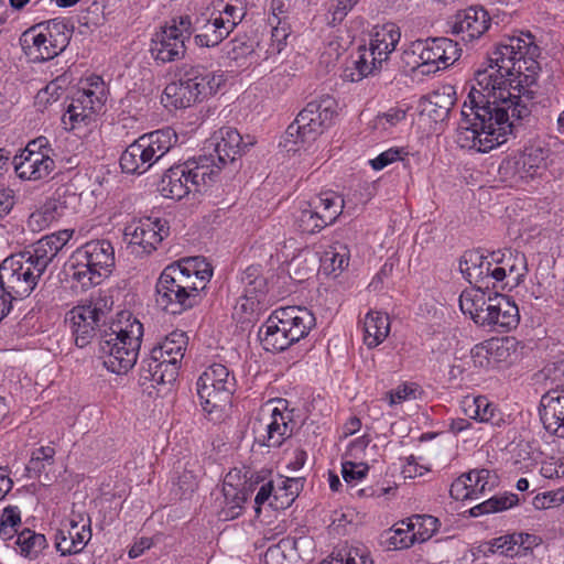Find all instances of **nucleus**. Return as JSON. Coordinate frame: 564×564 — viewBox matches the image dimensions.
<instances>
[{"label": "nucleus", "mask_w": 564, "mask_h": 564, "mask_svg": "<svg viewBox=\"0 0 564 564\" xmlns=\"http://www.w3.org/2000/svg\"><path fill=\"white\" fill-rule=\"evenodd\" d=\"M480 89L471 87L462 108L456 143L462 149L486 153L506 143L514 134V121L528 117L531 109L512 96L505 69L489 65L476 73Z\"/></svg>", "instance_id": "obj_1"}, {"label": "nucleus", "mask_w": 564, "mask_h": 564, "mask_svg": "<svg viewBox=\"0 0 564 564\" xmlns=\"http://www.w3.org/2000/svg\"><path fill=\"white\" fill-rule=\"evenodd\" d=\"M522 36H508V39L497 45L489 55V66L505 69L507 73V87L517 90L521 96V102L529 106L527 101L534 98V91L531 89L536 84L540 64L536 57L540 55V47L533 42L531 33H521Z\"/></svg>", "instance_id": "obj_2"}, {"label": "nucleus", "mask_w": 564, "mask_h": 564, "mask_svg": "<svg viewBox=\"0 0 564 564\" xmlns=\"http://www.w3.org/2000/svg\"><path fill=\"white\" fill-rule=\"evenodd\" d=\"M177 141V133L170 127L142 134L122 152L119 161L122 172L145 173L173 150Z\"/></svg>", "instance_id": "obj_3"}, {"label": "nucleus", "mask_w": 564, "mask_h": 564, "mask_svg": "<svg viewBox=\"0 0 564 564\" xmlns=\"http://www.w3.org/2000/svg\"><path fill=\"white\" fill-rule=\"evenodd\" d=\"M143 325L133 319L124 329L112 330L101 335L99 340V358L102 365L116 375H124L137 364Z\"/></svg>", "instance_id": "obj_4"}, {"label": "nucleus", "mask_w": 564, "mask_h": 564, "mask_svg": "<svg viewBox=\"0 0 564 564\" xmlns=\"http://www.w3.org/2000/svg\"><path fill=\"white\" fill-rule=\"evenodd\" d=\"M115 267V249L106 239L91 240L72 256L70 276L82 288L99 285Z\"/></svg>", "instance_id": "obj_5"}, {"label": "nucleus", "mask_w": 564, "mask_h": 564, "mask_svg": "<svg viewBox=\"0 0 564 564\" xmlns=\"http://www.w3.org/2000/svg\"><path fill=\"white\" fill-rule=\"evenodd\" d=\"M177 261L166 265L155 284V304L165 313L178 315L196 306V286L189 285L188 271Z\"/></svg>", "instance_id": "obj_6"}, {"label": "nucleus", "mask_w": 564, "mask_h": 564, "mask_svg": "<svg viewBox=\"0 0 564 564\" xmlns=\"http://www.w3.org/2000/svg\"><path fill=\"white\" fill-rule=\"evenodd\" d=\"M24 257L19 252L0 264V303L8 304V314L14 301L30 296L43 275Z\"/></svg>", "instance_id": "obj_7"}, {"label": "nucleus", "mask_w": 564, "mask_h": 564, "mask_svg": "<svg viewBox=\"0 0 564 564\" xmlns=\"http://www.w3.org/2000/svg\"><path fill=\"white\" fill-rule=\"evenodd\" d=\"M336 107V100L330 96L310 101L288 127V137H295V144L314 141L330 126Z\"/></svg>", "instance_id": "obj_8"}, {"label": "nucleus", "mask_w": 564, "mask_h": 564, "mask_svg": "<svg viewBox=\"0 0 564 564\" xmlns=\"http://www.w3.org/2000/svg\"><path fill=\"white\" fill-rule=\"evenodd\" d=\"M196 387L204 411L213 413L230 402L236 379L226 366L213 364L198 377Z\"/></svg>", "instance_id": "obj_9"}, {"label": "nucleus", "mask_w": 564, "mask_h": 564, "mask_svg": "<svg viewBox=\"0 0 564 564\" xmlns=\"http://www.w3.org/2000/svg\"><path fill=\"white\" fill-rule=\"evenodd\" d=\"M109 312L106 310V301L98 299L89 304L75 306L68 313V318L75 345L86 347L96 337L97 333L105 335Z\"/></svg>", "instance_id": "obj_10"}, {"label": "nucleus", "mask_w": 564, "mask_h": 564, "mask_svg": "<svg viewBox=\"0 0 564 564\" xmlns=\"http://www.w3.org/2000/svg\"><path fill=\"white\" fill-rule=\"evenodd\" d=\"M47 139L40 137L29 142L22 153L14 158V170L20 178L39 181L51 175L55 163L47 153Z\"/></svg>", "instance_id": "obj_11"}, {"label": "nucleus", "mask_w": 564, "mask_h": 564, "mask_svg": "<svg viewBox=\"0 0 564 564\" xmlns=\"http://www.w3.org/2000/svg\"><path fill=\"white\" fill-rule=\"evenodd\" d=\"M451 33L464 42L481 37L490 28L491 18L482 7L471 6L457 11L449 20Z\"/></svg>", "instance_id": "obj_12"}, {"label": "nucleus", "mask_w": 564, "mask_h": 564, "mask_svg": "<svg viewBox=\"0 0 564 564\" xmlns=\"http://www.w3.org/2000/svg\"><path fill=\"white\" fill-rule=\"evenodd\" d=\"M420 44L424 46L422 55L426 66L422 74L436 73L453 65L462 52L458 43L448 37H427L420 40Z\"/></svg>", "instance_id": "obj_13"}, {"label": "nucleus", "mask_w": 564, "mask_h": 564, "mask_svg": "<svg viewBox=\"0 0 564 564\" xmlns=\"http://www.w3.org/2000/svg\"><path fill=\"white\" fill-rule=\"evenodd\" d=\"M538 410L544 430L551 436L564 438V384L547 390Z\"/></svg>", "instance_id": "obj_14"}, {"label": "nucleus", "mask_w": 564, "mask_h": 564, "mask_svg": "<svg viewBox=\"0 0 564 564\" xmlns=\"http://www.w3.org/2000/svg\"><path fill=\"white\" fill-rule=\"evenodd\" d=\"M175 23L176 20H172L171 25L162 28L152 39L150 52L156 61L170 63L184 57L185 35L177 32Z\"/></svg>", "instance_id": "obj_15"}, {"label": "nucleus", "mask_w": 564, "mask_h": 564, "mask_svg": "<svg viewBox=\"0 0 564 564\" xmlns=\"http://www.w3.org/2000/svg\"><path fill=\"white\" fill-rule=\"evenodd\" d=\"M198 70L194 66L184 69L178 82L170 83L164 95L175 108H187L204 99L198 85Z\"/></svg>", "instance_id": "obj_16"}, {"label": "nucleus", "mask_w": 564, "mask_h": 564, "mask_svg": "<svg viewBox=\"0 0 564 564\" xmlns=\"http://www.w3.org/2000/svg\"><path fill=\"white\" fill-rule=\"evenodd\" d=\"M253 144V141L243 142L240 133L230 127L221 128L215 141L210 143L217 156V161L221 165L234 162L240 156L246 149Z\"/></svg>", "instance_id": "obj_17"}, {"label": "nucleus", "mask_w": 564, "mask_h": 564, "mask_svg": "<svg viewBox=\"0 0 564 564\" xmlns=\"http://www.w3.org/2000/svg\"><path fill=\"white\" fill-rule=\"evenodd\" d=\"M401 39L399 26L394 23H386L377 26L370 40L369 56L372 57V64L382 65L389 58V55L395 50Z\"/></svg>", "instance_id": "obj_18"}, {"label": "nucleus", "mask_w": 564, "mask_h": 564, "mask_svg": "<svg viewBox=\"0 0 564 564\" xmlns=\"http://www.w3.org/2000/svg\"><path fill=\"white\" fill-rule=\"evenodd\" d=\"M280 317L275 310L259 329L258 336L268 351H283L294 344L289 327Z\"/></svg>", "instance_id": "obj_19"}, {"label": "nucleus", "mask_w": 564, "mask_h": 564, "mask_svg": "<svg viewBox=\"0 0 564 564\" xmlns=\"http://www.w3.org/2000/svg\"><path fill=\"white\" fill-rule=\"evenodd\" d=\"M475 290H466L459 296V306L464 314L480 326H487L491 312L489 304H495L494 296H486L481 285H476Z\"/></svg>", "instance_id": "obj_20"}, {"label": "nucleus", "mask_w": 564, "mask_h": 564, "mask_svg": "<svg viewBox=\"0 0 564 564\" xmlns=\"http://www.w3.org/2000/svg\"><path fill=\"white\" fill-rule=\"evenodd\" d=\"M455 101L456 91L454 86L443 85L424 97L422 112L427 113L435 122L444 121L448 118Z\"/></svg>", "instance_id": "obj_21"}, {"label": "nucleus", "mask_w": 564, "mask_h": 564, "mask_svg": "<svg viewBox=\"0 0 564 564\" xmlns=\"http://www.w3.org/2000/svg\"><path fill=\"white\" fill-rule=\"evenodd\" d=\"M278 316L284 321L290 329L291 340L297 343L308 335L310 330L316 325L314 314L306 307L286 306L278 308Z\"/></svg>", "instance_id": "obj_22"}, {"label": "nucleus", "mask_w": 564, "mask_h": 564, "mask_svg": "<svg viewBox=\"0 0 564 564\" xmlns=\"http://www.w3.org/2000/svg\"><path fill=\"white\" fill-rule=\"evenodd\" d=\"M489 258L495 264L506 269L509 275V289L518 286L528 272L527 257L514 249L492 251Z\"/></svg>", "instance_id": "obj_23"}, {"label": "nucleus", "mask_w": 564, "mask_h": 564, "mask_svg": "<svg viewBox=\"0 0 564 564\" xmlns=\"http://www.w3.org/2000/svg\"><path fill=\"white\" fill-rule=\"evenodd\" d=\"M291 420L278 409H273L270 422L265 424L263 432L256 436V442L261 446L280 447L285 440L292 436Z\"/></svg>", "instance_id": "obj_24"}, {"label": "nucleus", "mask_w": 564, "mask_h": 564, "mask_svg": "<svg viewBox=\"0 0 564 564\" xmlns=\"http://www.w3.org/2000/svg\"><path fill=\"white\" fill-rule=\"evenodd\" d=\"M188 344V337L184 332L174 330L158 346L152 348V359L158 361L162 359L169 365H180Z\"/></svg>", "instance_id": "obj_25"}, {"label": "nucleus", "mask_w": 564, "mask_h": 564, "mask_svg": "<svg viewBox=\"0 0 564 564\" xmlns=\"http://www.w3.org/2000/svg\"><path fill=\"white\" fill-rule=\"evenodd\" d=\"M495 304H489L491 312L487 326H498L508 332L519 323V308L514 302L507 295L496 293L494 295Z\"/></svg>", "instance_id": "obj_26"}, {"label": "nucleus", "mask_w": 564, "mask_h": 564, "mask_svg": "<svg viewBox=\"0 0 564 564\" xmlns=\"http://www.w3.org/2000/svg\"><path fill=\"white\" fill-rule=\"evenodd\" d=\"M21 41L23 48L28 50L26 54L33 61L46 62L58 55V52H54V46L48 43L46 35L36 24L22 34Z\"/></svg>", "instance_id": "obj_27"}, {"label": "nucleus", "mask_w": 564, "mask_h": 564, "mask_svg": "<svg viewBox=\"0 0 564 564\" xmlns=\"http://www.w3.org/2000/svg\"><path fill=\"white\" fill-rule=\"evenodd\" d=\"M402 525H406L412 530L411 539L403 540L400 546H412L415 543H422L430 540L438 530L440 520L430 514H414L406 520L401 521Z\"/></svg>", "instance_id": "obj_28"}, {"label": "nucleus", "mask_w": 564, "mask_h": 564, "mask_svg": "<svg viewBox=\"0 0 564 564\" xmlns=\"http://www.w3.org/2000/svg\"><path fill=\"white\" fill-rule=\"evenodd\" d=\"M236 28L234 21L224 20V17H215L204 25L203 32L194 36V42L199 47H215L220 44Z\"/></svg>", "instance_id": "obj_29"}, {"label": "nucleus", "mask_w": 564, "mask_h": 564, "mask_svg": "<svg viewBox=\"0 0 564 564\" xmlns=\"http://www.w3.org/2000/svg\"><path fill=\"white\" fill-rule=\"evenodd\" d=\"M159 192L166 198L182 199L191 192L183 165H173L162 175Z\"/></svg>", "instance_id": "obj_30"}, {"label": "nucleus", "mask_w": 564, "mask_h": 564, "mask_svg": "<svg viewBox=\"0 0 564 564\" xmlns=\"http://www.w3.org/2000/svg\"><path fill=\"white\" fill-rule=\"evenodd\" d=\"M177 263L181 264V269L184 267L193 269V271H188V283L196 286V291L193 293H196V305H198L202 301V292L205 291L213 275V269L209 263L199 257L183 258L177 260Z\"/></svg>", "instance_id": "obj_31"}, {"label": "nucleus", "mask_w": 564, "mask_h": 564, "mask_svg": "<svg viewBox=\"0 0 564 564\" xmlns=\"http://www.w3.org/2000/svg\"><path fill=\"white\" fill-rule=\"evenodd\" d=\"M56 245H58L56 239L54 241L52 238L45 236L36 241L30 249L20 253L25 254L24 258L29 262L32 261V267H35L37 271L44 274L50 263L59 252L58 246Z\"/></svg>", "instance_id": "obj_32"}, {"label": "nucleus", "mask_w": 564, "mask_h": 564, "mask_svg": "<svg viewBox=\"0 0 564 564\" xmlns=\"http://www.w3.org/2000/svg\"><path fill=\"white\" fill-rule=\"evenodd\" d=\"M91 96L93 91H83L77 98L72 99L62 117L66 130H74L80 123L87 124L90 121L93 107H88L87 104H91Z\"/></svg>", "instance_id": "obj_33"}, {"label": "nucleus", "mask_w": 564, "mask_h": 564, "mask_svg": "<svg viewBox=\"0 0 564 564\" xmlns=\"http://www.w3.org/2000/svg\"><path fill=\"white\" fill-rule=\"evenodd\" d=\"M364 341L368 348L380 345L390 332L389 317L380 312L370 311L364 319Z\"/></svg>", "instance_id": "obj_34"}, {"label": "nucleus", "mask_w": 564, "mask_h": 564, "mask_svg": "<svg viewBox=\"0 0 564 564\" xmlns=\"http://www.w3.org/2000/svg\"><path fill=\"white\" fill-rule=\"evenodd\" d=\"M15 545L17 552L30 561L39 560L48 547L45 535L30 529L18 533Z\"/></svg>", "instance_id": "obj_35"}, {"label": "nucleus", "mask_w": 564, "mask_h": 564, "mask_svg": "<svg viewBox=\"0 0 564 564\" xmlns=\"http://www.w3.org/2000/svg\"><path fill=\"white\" fill-rule=\"evenodd\" d=\"M518 341L513 337L492 338L486 341L489 351V367L510 365L517 357Z\"/></svg>", "instance_id": "obj_36"}, {"label": "nucleus", "mask_w": 564, "mask_h": 564, "mask_svg": "<svg viewBox=\"0 0 564 564\" xmlns=\"http://www.w3.org/2000/svg\"><path fill=\"white\" fill-rule=\"evenodd\" d=\"M224 507L220 510V517L224 520H231L237 518L242 510L243 503L250 497L252 490L251 487L237 488L228 482L224 484Z\"/></svg>", "instance_id": "obj_37"}, {"label": "nucleus", "mask_w": 564, "mask_h": 564, "mask_svg": "<svg viewBox=\"0 0 564 564\" xmlns=\"http://www.w3.org/2000/svg\"><path fill=\"white\" fill-rule=\"evenodd\" d=\"M519 159L522 161V167H525L530 177H541L542 172L546 169V159L550 155V149L540 144H531L523 149V151L517 153Z\"/></svg>", "instance_id": "obj_38"}, {"label": "nucleus", "mask_w": 564, "mask_h": 564, "mask_svg": "<svg viewBox=\"0 0 564 564\" xmlns=\"http://www.w3.org/2000/svg\"><path fill=\"white\" fill-rule=\"evenodd\" d=\"M321 564H373V561L364 545L344 544L336 547Z\"/></svg>", "instance_id": "obj_39"}, {"label": "nucleus", "mask_w": 564, "mask_h": 564, "mask_svg": "<svg viewBox=\"0 0 564 564\" xmlns=\"http://www.w3.org/2000/svg\"><path fill=\"white\" fill-rule=\"evenodd\" d=\"M302 489L303 478L281 477L275 488L274 499L270 501V507L274 510L289 508Z\"/></svg>", "instance_id": "obj_40"}, {"label": "nucleus", "mask_w": 564, "mask_h": 564, "mask_svg": "<svg viewBox=\"0 0 564 564\" xmlns=\"http://www.w3.org/2000/svg\"><path fill=\"white\" fill-rule=\"evenodd\" d=\"M498 174L500 181L510 187L519 186L532 180L525 167H522V161L517 154L507 156L501 161Z\"/></svg>", "instance_id": "obj_41"}, {"label": "nucleus", "mask_w": 564, "mask_h": 564, "mask_svg": "<svg viewBox=\"0 0 564 564\" xmlns=\"http://www.w3.org/2000/svg\"><path fill=\"white\" fill-rule=\"evenodd\" d=\"M36 25L44 32L48 43L54 46V52L61 54L69 44L73 30H69L64 21L53 19L40 22Z\"/></svg>", "instance_id": "obj_42"}, {"label": "nucleus", "mask_w": 564, "mask_h": 564, "mask_svg": "<svg viewBox=\"0 0 564 564\" xmlns=\"http://www.w3.org/2000/svg\"><path fill=\"white\" fill-rule=\"evenodd\" d=\"M241 284L243 285V297L251 301L252 304L254 301L260 303L267 292V280L262 276L260 268L248 267L241 275Z\"/></svg>", "instance_id": "obj_43"}, {"label": "nucleus", "mask_w": 564, "mask_h": 564, "mask_svg": "<svg viewBox=\"0 0 564 564\" xmlns=\"http://www.w3.org/2000/svg\"><path fill=\"white\" fill-rule=\"evenodd\" d=\"M308 207L318 209L323 208L321 213L329 224H334L339 215L343 213L344 199L333 191L322 192L308 200Z\"/></svg>", "instance_id": "obj_44"}, {"label": "nucleus", "mask_w": 564, "mask_h": 564, "mask_svg": "<svg viewBox=\"0 0 564 564\" xmlns=\"http://www.w3.org/2000/svg\"><path fill=\"white\" fill-rule=\"evenodd\" d=\"M487 262L488 258L480 252L475 250L465 251L459 261V270L469 283L478 285L481 282Z\"/></svg>", "instance_id": "obj_45"}, {"label": "nucleus", "mask_w": 564, "mask_h": 564, "mask_svg": "<svg viewBox=\"0 0 564 564\" xmlns=\"http://www.w3.org/2000/svg\"><path fill=\"white\" fill-rule=\"evenodd\" d=\"M295 225L301 232L314 235L332 224L322 214L318 215L315 208L308 207L306 202L295 216Z\"/></svg>", "instance_id": "obj_46"}, {"label": "nucleus", "mask_w": 564, "mask_h": 564, "mask_svg": "<svg viewBox=\"0 0 564 564\" xmlns=\"http://www.w3.org/2000/svg\"><path fill=\"white\" fill-rule=\"evenodd\" d=\"M63 216L64 214L59 209V205L52 196L39 210L31 214L29 224L30 226H36L39 229H42Z\"/></svg>", "instance_id": "obj_47"}, {"label": "nucleus", "mask_w": 564, "mask_h": 564, "mask_svg": "<svg viewBox=\"0 0 564 564\" xmlns=\"http://www.w3.org/2000/svg\"><path fill=\"white\" fill-rule=\"evenodd\" d=\"M166 221L161 219L151 220L150 218L142 220L143 236L145 242V252L151 253L156 249V246L169 234V228L165 226Z\"/></svg>", "instance_id": "obj_48"}, {"label": "nucleus", "mask_w": 564, "mask_h": 564, "mask_svg": "<svg viewBox=\"0 0 564 564\" xmlns=\"http://www.w3.org/2000/svg\"><path fill=\"white\" fill-rule=\"evenodd\" d=\"M194 68L198 70L197 79L204 98L216 94L226 82V76L223 72H208L203 66H194Z\"/></svg>", "instance_id": "obj_49"}, {"label": "nucleus", "mask_w": 564, "mask_h": 564, "mask_svg": "<svg viewBox=\"0 0 564 564\" xmlns=\"http://www.w3.org/2000/svg\"><path fill=\"white\" fill-rule=\"evenodd\" d=\"M296 540L285 538L269 546L263 555L264 564H286L288 552L295 549Z\"/></svg>", "instance_id": "obj_50"}, {"label": "nucleus", "mask_w": 564, "mask_h": 564, "mask_svg": "<svg viewBox=\"0 0 564 564\" xmlns=\"http://www.w3.org/2000/svg\"><path fill=\"white\" fill-rule=\"evenodd\" d=\"M424 46L420 44V40L412 42L401 55L402 64L405 68L414 72L419 68L426 69L425 62L423 61Z\"/></svg>", "instance_id": "obj_51"}, {"label": "nucleus", "mask_w": 564, "mask_h": 564, "mask_svg": "<svg viewBox=\"0 0 564 564\" xmlns=\"http://www.w3.org/2000/svg\"><path fill=\"white\" fill-rule=\"evenodd\" d=\"M53 197L64 215L67 212H76L80 198L69 186L58 187Z\"/></svg>", "instance_id": "obj_52"}, {"label": "nucleus", "mask_w": 564, "mask_h": 564, "mask_svg": "<svg viewBox=\"0 0 564 564\" xmlns=\"http://www.w3.org/2000/svg\"><path fill=\"white\" fill-rule=\"evenodd\" d=\"M223 51L230 61H238L251 54L253 47L246 37H237L226 43Z\"/></svg>", "instance_id": "obj_53"}, {"label": "nucleus", "mask_w": 564, "mask_h": 564, "mask_svg": "<svg viewBox=\"0 0 564 564\" xmlns=\"http://www.w3.org/2000/svg\"><path fill=\"white\" fill-rule=\"evenodd\" d=\"M485 267L486 268L481 275V282L478 285L482 286V284H485V288L488 289V281L492 279L495 282L502 283V289L509 288V275L505 268L495 264L491 259L488 260Z\"/></svg>", "instance_id": "obj_54"}, {"label": "nucleus", "mask_w": 564, "mask_h": 564, "mask_svg": "<svg viewBox=\"0 0 564 564\" xmlns=\"http://www.w3.org/2000/svg\"><path fill=\"white\" fill-rule=\"evenodd\" d=\"M405 155L408 152L404 148H391L370 160L369 163L373 170L380 171L395 161L404 160Z\"/></svg>", "instance_id": "obj_55"}, {"label": "nucleus", "mask_w": 564, "mask_h": 564, "mask_svg": "<svg viewBox=\"0 0 564 564\" xmlns=\"http://www.w3.org/2000/svg\"><path fill=\"white\" fill-rule=\"evenodd\" d=\"M563 492H564V490L557 489V490L539 494L533 498L532 505L538 510H544V509L557 507V506L564 503Z\"/></svg>", "instance_id": "obj_56"}, {"label": "nucleus", "mask_w": 564, "mask_h": 564, "mask_svg": "<svg viewBox=\"0 0 564 564\" xmlns=\"http://www.w3.org/2000/svg\"><path fill=\"white\" fill-rule=\"evenodd\" d=\"M191 166L194 167L198 173L203 172L209 181L214 182L223 165L216 163L215 156L209 154L202 155L197 161L191 162Z\"/></svg>", "instance_id": "obj_57"}, {"label": "nucleus", "mask_w": 564, "mask_h": 564, "mask_svg": "<svg viewBox=\"0 0 564 564\" xmlns=\"http://www.w3.org/2000/svg\"><path fill=\"white\" fill-rule=\"evenodd\" d=\"M478 406L479 416H477V421L499 425V422L501 421L500 413L486 397L478 395Z\"/></svg>", "instance_id": "obj_58"}, {"label": "nucleus", "mask_w": 564, "mask_h": 564, "mask_svg": "<svg viewBox=\"0 0 564 564\" xmlns=\"http://www.w3.org/2000/svg\"><path fill=\"white\" fill-rule=\"evenodd\" d=\"M369 467L365 463L344 462L341 465V475L346 482H352L366 477Z\"/></svg>", "instance_id": "obj_59"}, {"label": "nucleus", "mask_w": 564, "mask_h": 564, "mask_svg": "<svg viewBox=\"0 0 564 564\" xmlns=\"http://www.w3.org/2000/svg\"><path fill=\"white\" fill-rule=\"evenodd\" d=\"M463 477L468 482L469 489H476V494H481L486 489L490 471L488 469L470 470L469 473L463 474Z\"/></svg>", "instance_id": "obj_60"}, {"label": "nucleus", "mask_w": 564, "mask_h": 564, "mask_svg": "<svg viewBox=\"0 0 564 564\" xmlns=\"http://www.w3.org/2000/svg\"><path fill=\"white\" fill-rule=\"evenodd\" d=\"M405 119V110L400 108H390L388 111L383 113H379L376 117L375 124L376 127H381L387 129L388 127H393L398 122Z\"/></svg>", "instance_id": "obj_61"}, {"label": "nucleus", "mask_w": 564, "mask_h": 564, "mask_svg": "<svg viewBox=\"0 0 564 564\" xmlns=\"http://www.w3.org/2000/svg\"><path fill=\"white\" fill-rule=\"evenodd\" d=\"M182 165L184 166L185 176L188 185L191 186V191L194 189L199 192L202 186H209L213 183L203 172L198 173L194 167H192L189 161Z\"/></svg>", "instance_id": "obj_62"}, {"label": "nucleus", "mask_w": 564, "mask_h": 564, "mask_svg": "<svg viewBox=\"0 0 564 564\" xmlns=\"http://www.w3.org/2000/svg\"><path fill=\"white\" fill-rule=\"evenodd\" d=\"M73 538L64 529H59L55 533V549L62 556L77 554Z\"/></svg>", "instance_id": "obj_63"}, {"label": "nucleus", "mask_w": 564, "mask_h": 564, "mask_svg": "<svg viewBox=\"0 0 564 564\" xmlns=\"http://www.w3.org/2000/svg\"><path fill=\"white\" fill-rule=\"evenodd\" d=\"M163 367H166V364L162 359L154 361L152 359V351H151L150 357L144 358L141 361V377L144 380L154 382V378L156 377V375H159V371Z\"/></svg>", "instance_id": "obj_64"}]
</instances>
